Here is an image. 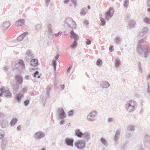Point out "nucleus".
Masks as SVG:
<instances>
[{
	"label": "nucleus",
	"instance_id": "51",
	"mask_svg": "<svg viewBox=\"0 0 150 150\" xmlns=\"http://www.w3.org/2000/svg\"><path fill=\"white\" fill-rule=\"evenodd\" d=\"M62 34V33L60 32H59L57 33L54 34V36L55 37H57L59 35H61Z\"/></svg>",
	"mask_w": 150,
	"mask_h": 150
},
{
	"label": "nucleus",
	"instance_id": "4",
	"mask_svg": "<svg viewBox=\"0 0 150 150\" xmlns=\"http://www.w3.org/2000/svg\"><path fill=\"white\" fill-rule=\"evenodd\" d=\"M97 114V112L96 111L94 110L91 112L87 117V120L90 122H94L95 119L94 117L96 116Z\"/></svg>",
	"mask_w": 150,
	"mask_h": 150
},
{
	"label": "nucleus",
	"instance_id": "45",
	"mask_svg": "<svg viewBox=\"0 0 150 150\" xmlns=\"http://www.w3.org/2000/svg\"><path fill=\"white\" fill-rule=\"evenodd\" d=\"M74 115V110H71L68 113V116H72Z\"/></svg>",
	"mask_w": 150,
	"mask_h": 150
},
{
	"label": "nucleus",
	"instance_id": "12",
	"mask_svg": "<svg viewBox=\"0 0 150 150\" xmlns=\"http://www.w3.org/2000/svg\"><path fill=\"white\" fill-rule=\"evenodd\" d=\"M23 96L24 95H23V93H21L20 92L16 95L15 98L18 103H20L22 98Z\"/></svg>",
	"mask_w": 150,
	"mask_h": 150
},
{
	"label": "nucleus",
	"instance_id": "2",
	"mask_svg": "<svg viewBox=\"0 0 150 150\" xmlns=\"http://www.w3.org/2000/svg\"><path fill=\"white\" fill-rule=\"evenodd\" d=\"M65 25L67 26V28L69 31L73 30L76 28V24L74 21L71 18H67L64 21Z\"/></svg>",
	"mask_w": 150,
	"mask_h": 150
},
{
	"label": "nucleus",
	"instance_id": "13",
	"mask_svg": "<svg viewBox=\"0 0 150 150\" xmlns=\"http://www.w3.org/2000/svg\"><path fill=\"white\" fill-rule=\"evenodd\" d=\"M15 79L16 81V83L19 84H21L23 82V77L20 75H16L15 76Z\"/></svg>",
	"mask_w": 150,
	"mask_h": 150
},
{
	"label": "nucleus",
	"instance_id": "44",
	"mask_svg": "<svg viewBox=\"0 0 150 150\" xmlns=\"http://www.w3.org/2000/svg\"><path fill=\"white\" fill-rule=\"evenodd\" d=\"M4 90L3 88H1L0 89V97L2 96V94H4Z\"/></svg>",
	"mask_w": 150,
	"mask_h": 150
},
{
	"label": "nucleus",
	"instance_id": "49",
	"mask_svg": "<svg viewBox=\"0 0 150 150\" xmlns=\"http://www.w3.org/2000/svg\"><path fill=\"white\" fill-rule=\"evenodd\" d=\"M130 18V14H127L126 16L125 17V19L126 20H128Z\"/></svg>",
	"mask_w": 150,
	"mask_h": 150
},
{
	"label": "nucleus",
	"instance_id": "55",
	"mask_svg": "<svg viewBox=\"0 0 150 150\" xmlns=\"http://www.w3.org/2000/svg\"><path fill=\"white\" fill-rule=\"evenodd\" d=\"M113 118L112 117H109L108 118V122H111L113 121Z\"/></svg>",
	"mask_w": 150,
	"mask_h": 150
},
{
	"label": "nucleus",
	"instance_id": "16",
	"mask_svg": "<svg viewBox=\"0 0 150 150\" xmlns=\"http://www.w3.org/2000/svg\"><path fill=\"white\" fill-rule=\"evenodd\" d=\"M25 22V21L24 19H20L15 22V25L17 26H21L24 24Z\"/></svg>",
	"mask_w": 150,
	"mask_h": 150
},
{
	"label": "nucleus",
	"instance_id": "34",
	"mask_svg": "<svg viewBox=\"0 0 150 150\" xmlns=\"http://www.w3.org/2000/svg\"><path fill=\"white\" fill-rule=\"evenodd\" d=\"M115 42L117 44H119L121 42V39L118 37H117L115 39Z\"/></svg>",
	"mask_w": 150,
	"mask_h": 150
},
{
	"label": "nucleus",
	"instance_id": "50",
	"mask_svg": "<svg viewBox=\"0 0 150 150\" xmlns=\"http://www.w3.org/2000/svg\"><path fill=\"white\" fill-rule=\"evenodd\" d=\"M48 31L49 33V35L50 36L52 35V29H48Z\"/></svg>",
	"mask_w": 150,
	"mask_h": 150
},
{
	"label": "nucleus",
	"instance_id": "43",
	"mask_svg": "<svg viewBox=\"0 0 150 150\" xmlns=\"http://www.w3.org/2000/svg\"><path fill=\"white\" fill-rule=\"evenodd\" d=\"M120 64V61L118 60H116L115 63V65L117 68H118Z\"/></svg>",
	"mask_w": 150,
	"mask_h": 150
},
{
	"label": "nucleus",
	"instance_id": "42",
	"mask_svg": "<svg viewBox=\"0 0 150 150\" xmlns=\"http://www.w3.org/2000/svg\"><path fill=\"white\" fill-rule=\"evenodd\" d=\"M102 61L100 59H99L98 60H97L96 61V65L98 66H100L102 65Z\"/></svg>",
	"mask_w": 150,
	"mask_h": 150
},
{
	"label": "nucleus",
	"instance_id": "5",
	"mask_svg": "<svg viewBox=\"0 0 150 150\" xmlns=\"http://www.w3.org/2000/svg\"><path fill=\"white\" fill-rule=\"evenodd\" d=\"M34 57L33 53L31 50H27L25 54V59L26 61H29Z\"/></svg>",
	"mask_w": 150,
	"mask_h": 150
},
{
	"label": "nucleus",
	"instance_id": "22",
	"mask_svg": "<svg viewBox=\"0 0 150 150\" xmlns=\"http://www.w3.org/2000/svg\"><path fill=\"white\" fill-rule=\"evenodd\" d=\"M42 29V26L40 24H37L35 26V30L37 32H39Z\"/></svg>",
	"mask_w": 150,
	"mask_h": 150
},
{
	"label": "nucleus",
	"instance_id": "21",
	"mask_svg": "<svg viewBox=\"0 0 150 150\" xmlns=\"http://www.w3.org/2000/svg\"><path fill=\"white\" fill-rule=\"evenodd\" d=\"M2 148L3 150H4L6 147L7 141L6 139H4L2 140Z\"/></svg>",
	"mask_w": 150,
	"mask_h": 150
},
{
	"label": "nucleus",
	"instance_id": "18",
	"mask_svg": "<svg viewBox=\"0 0 150 150\" xmlns=\"http://www.w3.org/2000/svg\"><path fill=\"white\" fill-rule=\"evenodd\" d=\"M100 86L103 88H106L110 86V84L107 81H103L100 83Z\"/></svg>",
	"mask_w": 150,
	"mask_h": 150
},
{
	"label": "nucleus",
	"instance_id": "56",
	"mask_svg": "<svg viewBox=\"0 0 150 150\" xmlns=\"http://www.w3.org/2000/svg\"><path fill=\"white\" fill-rule=\"evenodd\" d=\"M148 89L147 90L148 93H150V83H148Z\"/></svg>",
	"mask_w": 150,
	"mask_h": 150
},
{
	"label": "nucleus",
	"instance_id": "19",
	"mask_svg": "<svg viewBox=\"0 0 150 150\" xmlns=\"http://www.w3.org/2000/svg\"><path fill=\"white\" fill-rule=\"evenodd\" d=\"M3 95L7 98H11L12 96L11 93L8 90H4Z\"/></svg>",
	"mask_w": 150,
	"mask_h": 150
},
{
	"label": "nucleus",
	"instance_id": "60",
	"mask_svg": "<svg viewBox=\"0 0 150 150\" xmlns=\"http://www.w3.org/2000/svg\"><path fill=\"white\" fill-rule=\"evenodd\" d=\"M72 66L71 65L70 66H69L67 69V73H69L70 70H71V68H72Z\"/></svg>",
	"mask_w": 150,
	"mask_h": 150
},
{
	"label": "nucleus",
	"instance_id": "8",
	"mask_svg": "<svg viewBox=\"0 0 150 150\" xmlns=\"http://www.w3.org/2000/svg\"><path fill=\"white\" fill-rule=\"evenodd\" d=\"M76 146L79 149H83L85 146L86 143L84 140L78 141L75 143Z\"/></svg>",
	"mask_w": 150,
	"mask_h": 150
},
{
	"label": "nucleus",
	"instance_id": "20",
	"mask_svg": "<svg viewBox=\"0 0 150 150\" xmlns=\"http://www.w3.org/2000/svg\"><path fill=\"white\" fill-rule=\"evenodd\" d=\"M75 135L79 138L81 137L83 135V133L80 131L79 129H77L75 131Z\"/></svg>",
	"mask_w": 150,
	"mask_h": 150
},
{
	"label": "nucleus",
	"instance_id": "37",
	"mask_svg": "<svg viewBox=\"0 0 150 150\" xmlns=\"http://www.w3.org/2000/svg\"><path fill=\"white\" fill-rule=\"evenodd\" d=\"M149 30V29L147 27H145L142 30V31L144 34H145L147 33Z\"/></svg>",
	"mask_w": 150,
	"mask_h": 150
},
{
	"label": "nucleus",
	"instance_id": "36",
	"mask_svg": "<svg viewBox=\"0 0 150 150\" xmlns=\"http://www.w3.org/2000/svg\"><path fill=\"white\" fill-rule=\"evenodd\" d=\"M7 122L5 120H3L2 121V124L1 126L3 128H5L7 126Z\"/></svg>",
	"mask_w": 150,
	"mask_h": 150
},
{
	"label": "nucleus",
	"instance_id": "33",
	"mask_svg": "<svg viewBox=\"0 0 150 150\" xmlns=\"http://www.w3.org/2000/svg\"><path fill=\"white\" fill-rule=\"evenodd\" d=\"M86 10H87V9L85 8L81 9V11L80 13V15L83 16L85 15L86 14Z\"/></svg>",
	"mask_w": 150,
	"mask_h": 150
},
{
	"label": "nucleus",
	"instance_id": "29",
	"mask_svg": "<svg viewBox=\"0 0 150 150\" xmlns=\"http://www.w3.org/2000/svg\"><path fill=\"white\" fill-rule=\"evenodd\" d=\"M12 88L14 91L15 92H17L18 91L19 86L16 84H14L12 85Z\"/></svg>",
	"mask_w": 150,
	"mask_h": 150
},
{
	"label": "nucleus",
	"instance_id": "28",
	"mask_svg": "<svg viewBox=\"0 0 150 150\" xmlns=\"http://www.w3.org/2000/svg\"><path fill=\"white\" fill-rule=\"evenodd\" d=\"M143 21L146 23L148 24H150V18L146 17L143 19Z\"/></svg>",
	"mask_w": 150,
	"mask_h": 150
},
{
	"label": "nucleus",
	"instance_id": "41",
	"mask_svg": "<svg viewBox=\"0 0 150 150\" xmlns=\"http://www.w3.org/2000/svg\"><path fill=\"white\" fill-rule=\"evenodd\" d=\"M30 100L28 99H27L25 100L24 102V105L25 107L27 106L30 103Z\"/></svg>",
	"mask_w": 150,
	"mask_h": 150
},
{
	"label": "nucleus",
	"instance_id": "7",
	"mask_svg": "<svg viewBox=\"0 0 150 150\" xmlns=\"http://www.w3.org/2000/svg\"><path fill=\"white\" fill-rule=\"evenodd\" d=\"M57 113L60 119H63L66 117V115L63 108H59L58 109Z\"/></svg>",
	"mask_w": 150,
	"mask_h": 150
},
{
	"label": "nucleus",
	"instance_id": "39",
	"mask_svg": "<svg viewBox=\"0 0 150 150\" xmlns=\"http://www.w3.org/2000/svg\"><path fill=\"white\" fill-rule=\"evenodd\" d=\"M37 75H38L37 78H39L40 77V76L39 75V72L37 71L33 74V76L35 78L37 77Z\"/></svg>",
	"mask_w": 150,
	"mask_h": 150
},
{
	"label": "nucleus",
	"instance_id": "59",
	"mask_svg": "<svg viewBox=\"0 0 150 150\" xmlns=\"http://www.w3.org/2000/svg\"><path fill=\"white\" fill-rule=\"evenodd\" d=\"M114 48L113 46H110L109 47V50L111 52H112L114 50Z\"/></svg>",
	"mask_w": 150,
	"mask_h": 150
},
{
	"label": "nucleus",
	"instance_id": "46",
	"mask_svg": "<svg viewBox=\"0 0 150 150\" xmlns=\"http://www.w3.org/2000/svg\"><path fill=\"white\" fill-rule=\"evenodd\" d=\"M27 91V89L26 88H23L22 90L21 91V93H23V94H24V93H26Z\"/></svg>",
	"mask_w": 150,
	"mask_h": 150
},
{
	"label": "nucleus",
	"instance_id": "57",
	"mask_svg": "<svg viewBox=\"0 0 150 150\" xmlns=\"http://www.w3.org/2000/svg\"><path fill=\"white\" fill-rule=\"evenodd\" d=\"M61 121L59 123L60 125L63 124L65 121V120L64 119H62Z\"/></svg>",
	"mask_w": 150,
	"mask_h": 150
},
{
	"label": "nucleus",
	"instance_id": "10",
	"mask_svg": "<svg viewBox=\"0 0 150 150\" xmlns=\"http://www.w3.org/2000/svg\"><path fill=\"white\" fill-rule=\"evenodd\" d=\"M70 37L71 39H74V41H78L79 39V36L74 32L73 30H71L70 32Z\"/></svg>",
	"mask_w": 150,
	"mask_h": 150
},
{
	"label": "nucleus",
	"instance_id": "1",
	"mask_svg": "<svg viewBox=\"0 0 150 150\" xmlns=\"http://www.w3.org/2000/svg\"><path fill=\"white\" fill-rule=\"evenodd\" d=\"M145 40L142 39L139 40L137 48V52L142 57L147 58L150 53V47L148 46L144 47L142 43Z\"/></svg>",
	"mask_w": 150,
	"mask_h": 150
},
{
	"label": "nucleus",
	"instance_id": "6",
	"mask_svg": "<svg viewBox=\"0 0 150 150\" xmlns=\"http://www.w3.org/2000/svg\"><path fill=\"white\" fill-rule=\"evenodd\" d=\"M114 13L113 8L110 7L108 11L105 13V19L108 20H109L110 18H111L113 16Z\"/></svg>",
	"mask_w": 150,
	"mask_h": 150
},
{
	"label": "nucleus",
	"instance_id": "31",
	"mask_svg": "<svg viewBox=\"0 0 150 150\" xmlns=\"http://www.w3.org/2000/svg\"><path fill=\"white\" fill-rule=\"evenodd\" d=\"M100 140L101 142L105 146H108V142L105 139L102 137L100 138Z\"/></svg>",
	"mask_w": 150,
	"mask_h": 150
},
{
	"label": "nucleus",
	"instance_id": "26",
	"mask_svg": "<svg viewBox=\"0 0 150 150\" xmlns=\"http://www.w3.org/2000/svg\"><path fill=\"white\" fill-rule=\"evenodd\" d=\"M128 27L132 28L135 24V22L133 20H131L128 22Z\"/></svg>",
	"mask_w": 150,
	"mask_h": 150
},
{
	"label": "nucleus",
	"instance_id": "61",
	"mask_svg": "<svg viewBox=\"0 0 150 150\" xmlns=\"http://www.w3.org/2000/svg\"><path fill=\"white\" fill-rule=\"evenodd\" d=\"M71 1L75 6H76V2L75 0H71Z\"/></svg>",
	"mask_w": 150,
	"mask_h": 150
},
{
	"label": "nucleus",
	"instance_id": "32",
	"mask_svg": "<svg viewBox=\"0 0 150 150\" xmlns=\"http://www.w3.org/2000/svg\"><path fill=\"white\" fill-rule=\"evenodd\" d=\"M18 64L21 65L22 68L23 69H24L25 68V66L23 61L22 59H20L18 62Z\"/></svg>",
	"mask_w": 150,
	"mask_h": 150
},
{
	"label": "nucleus",
	"instance_id": "23",
	"mask_svg": "<svg viewBox=\"0 0 150 150\" xmlns=\"http://www.w3.org/2000/svg\"><path fill=\"white\" fill-rule=\"evenodd\" d=\"M144 139L149 144L148 149L149 150H150V136L146 135L144 136Z\"/></svg>",
	"mask_w": 150,
	"mask_h": 150
},
{
	"label": "nucleus",
	"instance_id": "17",
	"mask_svg": "<svg viewBox=\"0 0 150 150\" xmlns=\"http://www.w3.org/2000/svg\"><path fill=\"white\" fill-rule=\"evenodd\" d=\"M120 129L117 130L114 137V140L115 141H117L119 138L120 134Z\"/></svg>",
	"mask_w": 150,
	"mask_h": 150
},
{
	"label": "nucleus",
	"instance_id": "64",
	"mask_svg": "<svg viewBox=\"0 0 150 150\" xmlns=\"http://www.w3.org/2000/svg\"><path fill=\"white\" fill-rule=\"evenodd\" d=\"M84 24L88 25L89 24V23L88 21H87V20H85L84 21Z\"/></svg>",
	"mask_w": 150,
	"mask_h": 150
},
{
	"label": "nucleus",
	"instance_id": "52",
	"mask_svg": "<svg viewBox=\"0 0 150 150\" xmlns=\"http://www.w3.org/2000/svg\"><path fill=\"white\" fill-rule=\"evenodd\" d=\"M144 34H144L142 31L140 32L139 33L138 37L139 38H141L143 36Z\"/></svg>",
	"mask_w": 150,
	"mask_h": 150
},
{
	"label": "nucleus",
	"instance_id": "30",
	"mask_svg": "<svg viewBox=\"0 0 150 150\" xmlns=\"http://www.w3.org/2000/svg\"><path fill=\"white\" fill-rule=\"evenodd\" d=\"M127 129L128 130L134 131L135 129V127L132 125H129L127 128Z\"/></svg>",
	"mask_w": 150,
	"mask_h": 150
},
{
	"label": "nucleus",
	"instance_id": "3",
	"mask_svg": "<svg viewBox=\"0 0 150 150\" xmlns=\"http://www.w3.org/2000/svg\"><path fill=\"white\" fill-rule=\"evenodd\" d=\"M133 102L134 103V101L133 100H131L129 102L127 103L125 105L126 110L128 112H132L135 110V105L133 103L132 104L131 102Z\"/></svg>",
	"mask_w": 150,
	"mask_h": 150
},
{
	"label": "nucleus",
	"instance_id": "53",
	"mask_svg": "<svg viewBox=\"0 0 150 150\" xmlns=\"http://www.w3.org/2000/svg\"><path fill=\"white\" fill-rule=\"evenodd\" d=\"M132 134L130 133H127L126 134V136L127 138H129L132 136Z\"/></svg>",
	"mask_w": 150,
	"mask_h": 150
},
{
	"label": "nucleus",
	"instance_id": "40",
	"mask_svg": "<svg viewBox=\"0 0 150 150\" xmlns=\"http://www.w3.org/2000/svg\"><path fill=\"white\" fill-rule=\"evenodd\" d=\"M101 24L102 26H104L106 22L105 19L101 18L100 19Z\"/></svg>",
	"mask_w": 150,
	"mask_h": 150
},
{
	"label": "nucleus",
	"instance_id": "24",
	"mask_svg": "<svg viewBox=\"0 0 150 150\" xmlns=\"http://www.w3.org/2000/svg\"><path fill=\"white\" fill-rule=\"evenodd\" d=\"M10 23L9 22H6L4 23L2 25L3 27L5 29H7L9 28Z\"/></svg>",
	"mask_w": 150,
	"mask_h": 150
},
{
	"label": "nucleus",
	"instance_id": "9",
	"mask_svg": "<svg viewBox=\"0 0 150 150\" xmlns=\"http://www.w3.org/2000/svg\"><path fill=\"white\" fill-rule=\"evenodd\" d=\"M45 134L44 132L39 131L36 132L34 136V138L35 139H40L43 138Z\"/></svg>",
	"mask_w": 150,
	"mask_h": 150
},
{
	"label": "nucleus",
	"instance_id": "14",
	"mask_svg": "<svg viewBox=\"0 0 150 150\" xmlns=\"http://www.w3.org/2000/svg\"><path fill=\"white\" fill-rule=\"evenodd\" d=\"M30 64L33 67H36L38 64V61L35 59H32L30 62Z\"/></svg>",
	"mask_w": 150,
	"mask_h": 150
},
{
	"label": "nucleus",
	"instance_id": "63",
	"mask_svg": "<svg viewBox=\"0 0 150 150\" xmlns=\"http://www.w3.org/2000/svg\"><path fill=\"white\" fill-rule=\"evenodd\" d=\"M59 54H57L55 56V60H57L59 58Z\"/></svg>",
	"mask_w": 150,
	"mask_h": 150
},
{
	"label": "nucleus",
	"instance_id": "54",
	"mask_svg": "<svg viewBox=\"0 0 150 150\" xmlns=\"http://www.w3.org/2000/svg\"><path fill=\"white\" fill-rule=\"evenodd\" d=\"M91 41L88 39H87L86 41V44L87 45H89L91 44Z\"/></svg>",
	"mask_w": 150,
	"mask_h": 150
},
{
	"label": "nucleus",
	"instance_id": "47",
	"mask_svg": "<svg viewBox=\"0 0 150 150\" xmlns=\"http://www.w3.org/2000/svg\"><path fill=\"white\" fill-rule=\"evenodd\" d=\"M129 3V1L128 0H125L124 2V4H123V6L124 7H127L128 6V4Z\"/></svg>",
	"mask_w": 150,
	"mask_h": 150
},
{
	"label": "nucleus",
	"instance_id": "38",
	"mask_svg": "<svg viewBox=\"0 0 150 150\" xmlns=\"http://www.w3.org/2000/svg\"><path fill=\"white\" fill-rule=\"evenodd\" d=\"M52 64L54 71H55L56 69V66L57 65V62L55 60H53L52 61Z\"/></svg>",
	"mask_w": 150,
	"mask_h": 150
},
{
	"label": "nucleus",
	"instance_id": "58",
	"mask_svg": "<svg viewBox=\"0 0 150 150\" xmlns=\"http://www.w3.org/2000/svg\"><path fill=\"white\" fill-rule=\"evenodd\" d=\"M138 150H144V148H143L142 145H141L138 149Z\"/></svg>",
	"mask_w": 150,
	"mask_h": 150
},
{
	"label": "nucleus",
	"instance_id": "25",
	"mask_svg": "<svg viewBox=\"0 0 150 150\" xmlns=\"http://www.w3.org/2000/svg\"><path fill=\"white\" fill-rule=\"evenodd\" d=\"M83 136L84 140L88 141L90 139V135L89 134L86 132L83 134Z\"/></svg>",
	"mask_w": 150,
	"mask_h": 150
},
{
	"label": "nucleus",
	"instance_id": "27",
	"mask_svg": "<svg viewBox=\"0 0 150 150\" xmlns=\"http://www.w3.org/2000/svg\"><path fill=\"white\" fill-rule=\"evenodd\" d=\"M18 121V119L15 118L12 119L10 122V124L11 126H14Z\"/></svg>",
	"mask_w": 150,
	"mask_h": 150
},
{
	"label": "nucleus",
	"instance_id": "15",
	"mask_svg": "<svg viewBox=\"0 0 150 150\" xmlns=\"http://www.w3.org/2000/svg\"><path fill=\"white\" fill-rule=\"evenodd\" d=\"M28 32H24L23 33L18 37V38L16 39V40L19 42L21 41L24 38L26 35H28Z\"/></svg>",
	"mask_w": 150,
	"mask_h": 150
},
{
	"label": "nucleus",
	"instance_id": "35",
	"mask_svg": "<svg viewBox=\"0 0 150 150\" xmlns=\"http://www.w3.org/2000/svg\"><path fill=\"white\" fill-rule=\"evenodd\" d=\"M77 41H74L73 43L71 46V47L72 48H74L77 47Z\"/></svg>",
	"mask_w": 150,
	"mask_h": 150
},
{
	"label": "nucleus",
	"instance_id": "48",
	"mask_svg": "<svg viewBox=\"0 0 150 150\" xmlns=\"http://www.w3.org/2000/svg\"><path fill=\"white\" fill-rule=\"evenodd\" d=\"M147 3L148 7H149L147 9V11H148L150 12V0H148Z\"/></svg>",
	"mask_w": 150,
	"mask_h": 150
},
{
	"label": "nucleus",
	"instance_id": "62",
	"mask_svg": "<svg viewBox=\"0 0 150 150\" xmlns=\"http://www.w3.org/2000/svg\"><path fill=\"white\" fill-rule=\"evenodd\" d=\"M50 1V0H46L45 1L46 3L47 6L49 4V3Z\"/></svg>",
	"mask_w": 150,
	"mask_h": 150
},
{
	"label": "nucleus",
	"instance_id": "11",
	"mask_svg": "<svg viewBox=\"0 0 150 150\" xmlns=\"http://www.w3.org/2000/svg\"><path fill=\"white\" fill-rule=\"evenodd\" d=\"M74 142V140L72 138H67L65 140V143L70 146H73Z\"/></svg>",
	"mask_w": 150,
	"mask_h": 150
}]
</instances>
